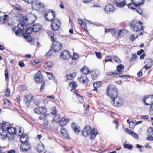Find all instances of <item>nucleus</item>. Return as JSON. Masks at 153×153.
<instances>
[{"label": "nucleus", "mask_w": 153, "mask_h": 153, "mask_svg": "<svg viewBox=\"0 0 153 153\" xmlns=\"http://www.w3.org/2000/svg\"><path fill=\"white\" fill-rule=\"evenodd\" d=\"M52 49H51L49 50V51H48V52L46 54H45V56L46 57H48L49 56H51V55L52 54Z\"/></svg>", "instance_id": "obj_51"}, {"label": "nucleus", "mask_w": 153, "mask_h": 153, "mask_svg": "<svg viewBox=\"0 0 153 153\" xmlns=\"http://www.w3.org/2000/svg\"><path fill=\"white\" fill-rule=\"evenodd\" d=\"M70 86L72 88L71 90L72 91L73 89H75L77 87V83L75 81H72L70 83Z\"/></svg>", "instance_id": "obj_32"}, {"label": "nucleus", "mask_w": 153, "mask_h": 153, "mask_svg": "<svg viewBox=\"0 0 153 153\" xmlns=\"http://www.w3.org/2000/svg\"><path fill=\"white\" fill-rule=\"evenodd\" d=\"M55 12L50 10H47L44 13V17L47 21H52L55 18Z\"/></svg>", "instance_id": "obj_6"}, {"label": "nucleus", "mask_w": 153, "mask_h": 153, "mask_svg": "<svg viewBox=\"0 0 153 153\" xmlns=\"http://www.w3.org/2000/svg\"><path fill=\"white\" fill-rule=\"evenodd\" d=\"M33 31L37 32L39 31L42 28V26L39 24H36L31 26Z\"/></svg>", "instance_id": "obj_21"}, {"label": "nucleus", "mask_w": 153, "mask_h": 153, "mask_svg": "<svg viewBox=\"0 0 153 153\" xmlns=\"http://www.w3.org/2000/svg\"><path fill=\"white\" fill-rule=\"evenodd\" d=\"M137 7H139L144 3L143 0H131Z\"/></svg>", "instance_id": "obj_27"}, {"label": "nucleus", "mask_w": 153, "mask_h": 153, "mask_svg": "<svg viewBox=\"0 0 153 153\" xmlns=\"http://www.w3.org/2000/svg\"><path fill=\"white\" fill-rule=\"evenodd\" d=\"M66 77L68 80H72L74 78V76L73 74H69L66 75Z\"/></svg>", "instance_id": "obj_55"}, {"label": "nucleus", "mask_w": 153, "mask_h": 153, "mask_svg": "<svg viewBox=\"0 0 153 153\" xmlns=\"http://www.w3.org/2000/svg\"><path fill=\"white\" fill-rule=\"evenodd\" d=\"M114 7L111 4H108L106 6L105 8V11L106 12L108 13L111 12H113L114 10Z\"/></svg>", "instance_id": "obj_22"}, {"label": "nucleus", "mask_w": 153, "mask_h": 153, "mask_svg": "<svg viewBox=\"0 0 153 153\" xmlns=\"http://www.w3.org/2000/svg\"><path fill=\"white\" fill-rule=\"evenodd\" d=\"M61 118V115L59 114H56L54 115L53 118V121L55 123H57Z\"/></svg>", "instance_id": "obj_33"}, {"label": "nucleus", "mask_w": 153, "mask_h": 153, "mask_svg": "<svg viewBox=\"0 0 153 153\" xmlns=\"http://www.w3.org/2000/svg\"><path fill=\"white\" fill-rule=\"evenodd\" d=\"M148 132L149 134H153V129L151 127L149 128L148 129Z\"/></svg>", "instance_id": "obj_64"}, {"label": "nucleus", "mask_w": 153, "mask_h": 153, "mask_svg": "<svg viewBox=\"0 0 153 153\" xmlns=\"http://www.w3.org/2000/svg\"><path fill=\"white\" fill-rule=\"evenodd\" d=\"M111 103L115 106L120 107L123 104V101L121 97L117 96L111 98Z\"/></svg>", "instance_id": "obj_8"}, {"label": "nucleus", "mask_w": 153, "mask_h": 153, "mask_svg": "<svg viewBox=\"0 0 153 153\" xmlns=\"http://www.w3.org/2000/svg\"><path fill=\"white\" fill-rule=\"evenodd\" d=\"M4 17L0 16V24H2L4 23L6 20V18L8 16L7 15H5Z\"/></svg>", "instance_id": "obj_35"}, {"label": "nucleus", "mask_w": 153, "mask_h": 153, "mask_svg": "<svg viewBox=\"0 0 153 153\" xmlns=\"http://www.w3.org/2000/svg\"><path fill=\"white\" fill-rule=\"evenodd\" d=\"M137 57V55L136 53H134L132 55V57L130 59V61L132 62L135 60Z\"/></svg>", "instance_id": "obj_56"}, {"label": "nucleus", "mask_w": 153, "mask_h": 153, "mask_svg": "<svg viewBox=\"0 0 153 153\" xmlns=\"http://www.w3.org/2000/svg\"><path fill=\"white\" fill-rule=\"evenodd\" d=\"M49 35L51 38V40L52 42L54 40H56V39L55 37V35L53 33H49Z\"/></svg>", "instance_id": "obj_43"}, {"label": "nucleus", "mask_w": 153, "mask_h": 153, "mask_svg": "<svg viewBox=\"0 0 153 153\" xmlns=\"http://www.w3.org/2000/svg\"><path fill=\"white\" fill-rule=\"evenodd\" d=\"M32 31V28L31 26L28 27L26 30H25V34L26 35H30Z\"/></svg>", "instance_id": "obj_36"}, {"label": "nucleus", "mask_w": 153, "mask_h": 153, "mask_svg": "<svg viewBox=\"0 0 153 153\" xmlns=\"http://www.w3.org/2000/svg\"><path fill=\"white\" fill-rule=\"evenodd\" d=\"M51 113L54 115H56V108L55 107H53L51 109Z\"/></svg>", "instance_id": "obj_50"}, {"label": "nucleus", "mask_w": 153, "mask_h": 153, "mask_svg": "<svg viewBox=\"0 0 153 153\" xmlns=\"http://www.w3.org/2000/svg\"><path fill=\"white\" fill-rule=\"evenodd\" d=\"M35 113L40 116L39 117L40 120L45 119L47 118L49 114L47 113V108L44 106L39 107L36 108L34 109Z\"/></svg>", "instance_id": "obj_2"}, {"label": "nucleus", "mask_w": 153, "mask_h": 153, "mask_svg": "<svg viewBox=\"0 0 153 153\" xmlns=\"http://www.w3.org/2000/svg\"><path fill=\"white\" fill-rule=\"evenodd\" d=\"M53 64L51 62H48L44 64V67L46 68H51L53 66Z\"/></svg>", "instance_id": "obj_38"}, {"label": "nucleus", "mask_w": 153, "mask_h": 153, "mask_svg": "<svg viewBox=\"0 0 153 153\" xmlns=\"http://www.w3.org/2000/svg\"><path fill=\"white\" fill-rule=\"evenodd\" d=\"M30 145L28 142L22 143L20 147V149L21 151L27 152L30 150Z\"/></svg>", "instance_id": "obj_12"}, {"label": "nucleus", "mask_w": 153, "mask_h": 153, "mask_svg": "<svg viewBox=\"0 0 153 153\" xmlns=\"http://www.w3.org/2000/svg\"><path fill=\"white\" fill-rule=\"evenodd\" d=\"M24 37L25 39L27 42H29L31 40V37L30 35H24Z\"/></svg>", "instance_id": "obj_44"}, {"label": "nucleus", "mask_w": 153, "mask_h": 153, "mask_svg": "<svg viewBox=\"0 0 153 153\" xmlns=\"http://www.w3.org/2000/svg\"><path fill=\"white\" fill-rule=\"evenodd\" d=\"M35 81L38 83L42 80V76L41 75L40 71H38L36 74V76L34 78Z\"/></svg>", "instance_id": "obj_17"}, {"label": "nucleus", "mask_w": 153, "mask_h": 153, "mask_svg": "<svg viewBox=\"0 0 153 153\" xmlns=\"http://www.w3.org/2000/svg\"><path fill=\"white\" fill-rule=\"evenodd\" d=\"M26 27L23 22H21L18 24V29L15 32V34L16 36H20L24 34V30Z\"/></svg>", "instance_id": "obj_10"}, {"label": "nucleus", "mask_w": 153, "mask_h": 153, "mask_svg": "<svg viewBox=\"0 0 153 153\" xmlns=\"http://www.w3.org/2000/svg\"><path fill=\"white\" fill-rule=\"evenodd\" d=\"M124 68V66L122 64H120L118 65L117 67V70L120 74H122L123 72L122 69Z\"/></svg>", "instance_id": "obj_29"}, {"label": "nucleus", "mask_w": 153, "mask_h": 153, "mask_svg": "<svg viewBox=\"0 0 153 153\" xmlns=\"http://www.w3.org/2000/svg\"><path fill=\"white\" fill-rule=\"evenodd\" d=\"M134 10L136 12L140 15H141L143 13V10L139 8L137 9H135Z\"/></svg>", "instance_id": "obj_61"}, {"label": "nucleus", "mask_w": 153, "mask_h": 153, "mask_svg": "<svg viewBox=\"0 0 153 153\" xmlns=\"http://www.w3.org/2000/svg\"><path fill=\"white\" fill-rule=\"evenodd\" d=\"M45 149V146L42 143H39L36 147L37 151L39 152H42Z\"/></svg>", "instance_id": "obj_23"}, {"label": "nucleus", "mask_w": 153, "mask_h": 153, "mask_svg": "<svg viewBox=\"0 0 153 153\" xmlns=\"http://www.w3.org/2000/svg\"><path fill=\"white\" fill-rule=\"evenodd\" d=\"M13 124L10 125L9 128L7 130V133L9 134H16L18 133V131L19 133L23 134L24 133V129L23 128L21 127H18L15 128L12 126Z\"/></svg>", "instance_id": "obj_7"}, {"label": "nucleus", "mask_w": 153, "mask_h": 153, "mask_svg": "<svg viewBox=\"0 0 153 153\" xmlns=\"http://www.w3.org/2000/svg\"><path fill=\"white\" fill-rule=\"evenodd\" d=\"M143 23L141 22L138 20L132 21L131 23V29L134 32H140L139 35H142L143 31Z\"/></svg>", "instance_id": "obj_1"}, {"label": "nucleus", "mask_w": 153, "mask_h": 153, "mask_svg": "<svg viewBox=\"0 0 153 153\" xmlns=\"http://www.w3.org/2000/svg\"><path fill=\"white\" fill-rule=\"evenodd\" d=\"M8 134H0V138L1 140L6 139H7V135Z\"/></svg>", "instance_id": "obj_60"}, {"label": "nucleus", "mask_w": 153, "mask_h": 153, "mask_svg": "<svg viewBox=\"0 0 153 153\" xmlns=\"http://www.w3.org/2000/svg\"><path fill=\"white\" fill-rule=\"evenodd\" d=\"M113 59L116 62H117L118 63H120L121 62V60L117 56H114Z\"/></svg>", "instance_id": "obj_52"}, {"label": "nucleus", "mask_w": 153, "mask_h": 153, "mask_svg": "<svg viewBox=\"0 0 153 153\" xmlns=\"http://www.w3.org/2000/svg\"><path fill=\"white\" fill-rule=\"evenodd\" d=\"M125 31L124 30H120L118 32V37H122L124 35Z\"/></svg>", "instance_id": "obj_40"}, {"label": "nucleus", "mask_w": 153, "mask_h": 153, "mask_svg": "<svg viewBox=\"0 0 153 153\" xmlns=\"http://www.w3.org/2000/svg\"><path fill=\"white\" fill-rule=\"evenodd\" d=\"M34 104L37 106H39L40 105V101L39 100L35 99L33 101Z\"/></svg>", "instance_id": "obj_48"}, {"label": "nucleus", "mask_w": 153, "mask_h": 153, "mask_svg": "<svg viewBox=\"0 0 153 153\" xmlns=\"http://www.w3.org/2000/svg\"><path fill=\"white\" fill-rule=\"evenodd\" d=\"M149 114L151 115H153V103L151 105L149 110Z\"/></svg>", "instance_id": "obj_62"}, {"label": "nucleus", "mask_w": 153, "mask_h": 153, "mask_svg": "<svg viewBox=\"0 0 153 153\" xmlns=\"http://www.w3.org/2000/svg\"><path fill=\"white\" fill-rule=\"evenodd\" d=\"M131 3H130L128 4L127 6L129 8L131 9L135 10L134 7H137L136 5H135V4L132 2H131Z\"/></svg>", "instance_id": "obj_37"}, {"label": "nucleus", "mask_w": 153, "mask_h": 153, "mask_svg": "<svg viewBox=\"0 0 153 153\" xmlns=\"http://www.w3.org/2000/svg\"><path fill=\"white\" fill-rule=\"evenodd\" d=\"M71 56V55L68 51H63L61 52L60 58L62 59H68L70 58Z\"/></svg>", "instance_id": "obj_15"}, {"label": "nucleus", "mask_w": 153, "mask_h": 153, "mask_svg": "<svg viewBox=\"0 0 153 153\" xmlns=\"http://www.w3.org/2000/svg\"><path fill=\"white\" fill-rule=\"evenodd\" d=\"M81 71L83 74H85V75L87 74L89 72L88 69L85 67H83L82 68V70H81Z\"/></svg>", "instance_id": "obj_39"}, {"label": "nucleus", "mask_w": 153, "mask_h": 153, "mask_svg": "<svg viewBox=\"0 0 153 153\" xmlns=\"http://www.w3.org/2000/svg\"><path fill=\"white\" fill-rule=\"evenodd\" d=\"M60 22L58 19H55L53 20L51 24V27L53 30H57L60 26Z\"/></svg>", "instance_id": "obj_14"}, {"label": "nucleus", "mask_w": 153, "mask_h": 153, "mask_svg": "<svg viewBox=\"0 0 153 153\" xmlns=\"http://www.w3.org/2000/svg\"><path fill=\"white\" fill-rule=\"evenodd\" d=\"M78 81L80 83L85 84L88 82V79L86 75H84L79 78Z\"/></svg>", "instance_id": "obj_20"}, {"label": "nucleus", "mask_w": 153, "mask_h": 153, "mask_svg": "<svg viewBox=\"0 0 153 153\" xmlns=\"http://www.w3.org/2000/svg\"><path fill=\"white\" fill-rule=\"evenodd\" d=\"M26 87L25 85H21L19 87V89L21 91H22L26 90Z\"/></svg>", "instance_id": "obj_57"}, {"label": "nucleus", "mask_w": 153, "mask_h": 153, "mask_svg": "<svg viewBox=\"0 0 153 153\" xmlns=\"http://www.w3.org/2000/svg\"><path fill=\"white\" fill-rule=\"evenodd\" d=\"M135 126V124L134 122L133 121L130 122L129 124V126L130 128H133Z\"/></svg>", "instance_id": "obj_59"}, {"label": "nucleus", "mask_w": 153, "mask_h": 153, "mask_svg": "<svg viewBox=\"0 0 153 153\" xmlns=\"http://www.w3.org/2000/svg\"><path fill=\"white\" fill-rule=\"evenodd\" d=\"M72 128L76 133H79L80 131V128L77 124L72 123L71 124Z\"/></svg>", "instance_id": "obj_19"}, {"label": "nucleus", "mask_w": 153, "mask_h": 153, "mask_svg": "<svg viewBox=\"0 0 153 153\" xmlns=\"http://www.w3.org/2000/svg\"><path fill=\"white\" fill-rule=\"evenodd\" d=\"M61 134H67V130L66 128H63L61 129Z\"/></svg>", "instance_id": "obj_58"}, {"label": "nucleus", "mask_w": 153, "mask_h": 153, "mask_svg": "<svg viewBox=\"0 0 153 153\" xmlns=\"http://www.w3.org/2000/svg\"><path fill=\"white\" fill-rule=\"evenodd\" d=\"M33 9L39 11H44L45 9L46 6L38 1H34L32 3Z\"/></svg>", "instance_id": "obj_5"}, {"label": "nucleus", "mask_w": 153, "mask_h": 153, "mask_svg": "<svg viewBox=\"0 0 153 153\" xmlns=\"http://www.w3.org/2000/svg\"><path fill=\"white\" fill-rule=\"evenodd\" d=\"M117 89L115 86L110 85L107 88L106 93L107 95L112 98L117 96Z\"/></svg>", "instance_id": "obj_3"}, {"label": "nucleus", "mask_w": 153, "mask_h": 153, "mask_svg": "<svg viewBox=\"0 0 153 153\" xmlns=\"http://www.w3.org/2000/svg\"><path fill=\"white\" fill-rule=\"evenodd\" d=\"M76 97L79 101V102L82 103L83 102L84 99L83 97L80 95L79 94H76Z\"/></svg>", "instance_id": "obj_41"}, {"label": "nucleus", "mask_w": 153, "mask_h": 153, "mask_svg": "<svg viewBox=\"0 0 153 153\" xmlns=\"http://www.w3.org/2000/svg\"><path fill=\"white\" fill-rule=\"evenodd\" d=\"M124 147L125 149H128L130 150H132L133 149L132 146L129 144H126L124 145Z\"/></svg>", "instance_id": "obj_45"}, {"label": "nucleus", "mask_w": 153, "mask_h": 153, "mask_svg": "<svg viewBox=\"0 0 153 153\" xmlns=\"http://www.w3.org/2000/svg\"><path fill=\"white\" fill-rule=\"evenodd\" d=\"M126 132L128 134H137L136 133L132 131L131 130L128 128H126L125 130Z\"/></svg>", "instance_id": "obj_54"}, {"label": "nucleus", "mask_w": 153, "mask_h": 153, "mask_svg": "<svg viewBox=\"0 0 153 153\" xmlns=\"http://www.w3.org/2000/svg\"><path fill=\"white\" fill-rule=\"evenodd\" d=\"M10 89L7 88L5 92V95L7 97H9L10 95Z\"/></svg>", "instance_id": "obj_46"}, {"label": "nucleus", "mask_w": 153, "mask_h": 153, "mask_svg": "<svg viewBox=\"0 0 153 153\" xmlns=\"http://www.w3.org/2000/svg\"><path fill=\"white\" fill-rule=\"evenodd\" d=\"M117 74V73H115V72H108L107 74V75L108 76H115V75Z\"/></svg>", "instance_id": "obj_63"}, {"label": "nucleus", "mask_w": 153, "mask_h": 153, "mask_svg": "<svg viewBox=\"0 0 153 153\" xmlns=\"http://www.w3.org/2000/svg\"><path fill=\"white\" fill-rule=\"evenodd\" d=\"M78 23L80 24L82 28L85 30L87 31V27L86 25L85 22L82 20L79 19H78Z\"/></svg>", "instance_id": "obj_26"}, {"label": "nucleus", "mask_w": 153, "mask_h": 153, "mask_svg": "<svg viewBox=\"0 0 153 153\" xmlns=\"http://www.w3.org/2000/svg\"><path fill=\"white\" fill-rule=\"evenodd\" d=\"M20 140L22 143L28 142L29 138L27 136V134H22L20 137Z\"/></svg>", "instance_id": "obj_24"}, {"label": "nucleus", "mask_w": 153, "mask_h": 153, "mask_svg": "<svg viewBox=\"0 0 153 153\" xmlns=\"http://www.w3.org/2000/svg\"><path fill=\"white\" fill-rule=\"evenodd\" d=\"M101 84L102 82H94L93 84V86L94 88V90L95 91H97V88L100 87Z\"/></svg>", "instance_id": "obj_31"}, {"label": "nucleus", "mask_w": 153, "mask_h": 153, "mask_svg": "<svg viewBox=\"0 0 153 153\" xmlns=\"http://www.w3.org/2000/svg\"><path fill=\"white\" fill-rule=\"evenodd\" d=\"M7 136V138L10 140H13L14 137V134H8Z\"/></svg>", "instance_id": "obj_49"}, {"label": "nucleus", "mask_w": 153, "mask_h": 153, "mask_svg": "<svg viewBox=\"0 0 153 153\" xmlns=\"http://www.w3.org/2000/svg\"><path fill=\"white\" fill-rule=\"evenodd\" d=\"M33 100V96L30 94L26 95L24 99V102L27 105V106L30 104Z\"/></svg>", "instance_id": "obj_18"}, {"label": "nucleus", "mask_w": 153, "mask_h": 153, "mask_svg": "<svg viewBox=\"0 0 153 153\" xmlns=\"http://www.w3.org/2000/svg\"><path fill=\"white\" fill-rule=\"evenodd\" d=\"M52 42V48L55 52L58 51L61 49L62 45L60 42L56 40H54Z\"/></svg>", "instance_id": "obj_11"}, {"label": "nucleus", "mask_w": 153, "mask_h": 153, "mask_svg": "<svg viewBox=\"0 0 153 153\" xmlns=\"http://www.w3.org/2000/svg\"><path fill=\"white\" fill-rule=\"evenodd\" d=\"M35 16L32 14L29 13L27 14L25 16L22 17V19L20 20V22H23L26 26L28 24H31L34 22V19Z\"/></svg>", "instance_id": "obj_4"}, {"label": "nucleus", "mask_w": 153, "mask_h": 153, "mask_svg": "<svg viewBox=\"0 0 153 153\" xmlns=\"http://www.w3.org/2000/svg\"><path fill=\"white\" fill-rule=\"evenodd\" d=\"M98 134L97 130L94 128L92 130L91 128L89 126H86L83 128L82 134Z\"/></svg>", "instance_id": "obj_9"}, {"label": "nucleus", "mask_w": 153, "mask_h": 153, "mask_svg": "<svg viewBox=\"0 0 153 153\" xmlns=\"http://www.w3.org/2000/svg\"><path fill=\"white\" fill-rule=\"evenodd\" d=\"M10 125L9 123L3 122L1 127V130L3 131L2 132L7 133V130Z\"/></svg>", "instance_id": "obj_16"}, {"label": "nucleus", "mask_w": 153, "mask_h": 153, "mask_svg": "<svg viewBox=\"0 0 153 153\" xmlns=\"http://www.w3.org/2000/svg\"><path fill=\"white\" fill-rule=\"evenodd\" d=\"M143 101L146 105H152L153 103V96L145 97L143 99Z\"/></svg>", "instance_id": "obj_13"}, {"label": "nucleus", "mask_w": 153, "mask_h": 153, "mask_svg": "<svg viewBox=\"0 0 153 153\" xmlns=\"http://www.w3.org/2000/svg\"><path fill=\"white\" fill-rule=\"evenodd\" d=\"M85 137H90L91 139L93 140L96 137L97 134H82Z\"/></svg>", "instance_id": "obj_42"}, {"label": "nucleus", "mask_w": 153, "mask_h": 153, "mask_svg": "<svg viewBox=\"0 0 153 153\" xmlns=\"http://www.w3.org/2000/svg\"><path fill=\"white\" fill-rule=\"evenodd\" d=\"M112 60V58L110 56H108L106 57L105 58V62H111Z\"/></svg>", "instance_id": "obj_47"}, {"label": "nucleus", "mask_w": 153, "mask_h": 153, "mask_svg": "<svg viewBox=\"0 0 153 153\" xmlns=\"http://www.w3.org/2000/svg\"><path fill=\"white\" fill-rule=\"evenodd\" d=\"M91 77L93 79H95L98 75V72L96 71H91Z\"/></svg>", "instance_id": "obj_34"}, {"label": "nucleus", "mask_w": 153, "mask_h": 153, "mask_svg": "<svg viewBox=\"0 0 153 153\" xmlns=\"http://www.w3.org/2000/svg\"><path fill=\"white\" fill-rule=\"evenodd\" d=\"M127 3L126 2H121L118 1L115 3L116 6L120 8L123 7Z\"/></svg>", "instance_id": "obj_30"}, {"label": "nucleus", "mask_w": 153, "mask_h": 153, "mask_svg": "<svg viewBox=\"0 0 153 153\" xmlns=\"http://www.w3.org/2000/svg\"><path fill=\"white\" fill-rule=\"evenodd\" d=\"M146 62L147 63L144 65L143 68H144L146 70H148L150 68L152 65V61L151 59H148L146 60Z\"/></svg>", "instance_id": "obj_25"}, {"label": "nucleus", "mask_w": 153, "mask_h": 153, "mask_svg": "<svg viewBox=\"0 0 153 153\" xmlns=\"http://www.w3.org/2000/svg\"><path fill=\"white\" fill-rule=\"evenodd\" d=\"M46 74L48 76V77L49 79H53L55 78V76H53L52 74L49 72H47Z\"/></svg>", "instance_id": "obj_53"}, {"label": "nucleus", "mask_w": 153, "mask_h": 153, "mask_svg": "<svg viewBox=\"0 0 153 153\" xmlns=\"http://www.w3.org/2000/svg\"><path fill=\"white\" fill-rule=\"evenodd\" d=\"M69 121L68 119L67 120L65 118L63 117L59 120V124L60 126H63L65 125Z\"/></svg>", "instance_id": "obj_28"}]
</instances>
